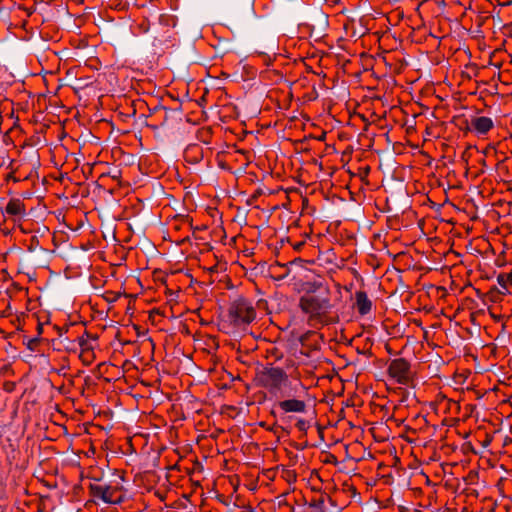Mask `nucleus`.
Returning a JSON list of instances; mask_svg holds the SVG:
<instances>
[{
  "label": "nucleus",
  "mask_w": 512,
  "mask_h": 512,
  "mask_svg": "<svg viewBox=\"0 0 512 512\" xmlns=\"http://www.w3.org/2000/svg\"><path fill=\"white\" fill-rule=\"evenodd\" d=\"M300 394L298 395V397ZM278 408L282 413H297L302 414L307 410V404L305 401L297 398V396H290L287 399H283L278 402Z\"/></svg>",
  "instance_id": "nucleus-7"
},
{
  "label": "nucleus",
  "mask_w": 512,
  "mask_h": 512,
  "mask_svg": "<svg viewBox=\"0 0 512 512\" xmlns=\"http://www.w3.org/2000/svg\"><path fill=\"white\" fill-rule=\"evenodd\" d=\"M494 128V122L487 116H472L463 130L479 138H484Z\"/></svg>",
  "instance_id": "nucleus-5"
},
{
  "label": "nucleus",
  "mask_w": 512,
  "mask_h": 512,
  "mask_svg": "<svg viewBox=\"0 0 512 512\" xmlns=\"http://www.w3.org/2000/svg\"><path fill=\"white\" fill-rule=\"evenodd\" d=\"M295 426L299 431L306 432L307 429L309 428V422L306 421L305 419L300 418L296 421Z\"/></svg>",
  "instance_id": "nucleus-11"
},
{
  "label": "nucleus",
  "mask_w": 512,
  "mask_h": 512,
  "mask_svg": "<svg viewBox=\"0 0 512 512\" xmlns=\"http://www.w3.org/2000/svg\"><path fill=\"white\" fill-rule=\"evenodd\" d=\"M123 479L111 481L110 483H91L89 490L91 495L106 504L117 505L125 500V492L121 481Z\"/></svg>",
  "instance_id": "nucleus-2"
},
{
  "label": "nucleus",
  "mask_w": 512,
  "mask_h": 512,
  "mask_svg": "<svg viewBox=\"0 0 512 512\" xmlns=\"http://www.w3.org/2000/svg\"><path fill=\"white\" fill-rule=\"evenodd\" d=\"M301 310L308 315L310 322L320 323L322 318L330 311L331 305L327 297L308 294L300 299Z\"/></svg>",
  "instance_id": "nucleus-3"
},
{
  "label": "nucleus",
  "mask_w": 512,
  "mask_h": 512,
  "mask_svg": "<svg viewBox=\"0 0 512 512\" xmlns=\"http://www.w3.org/2000/svg\"><path fill=\"white\" fill-rule=\"evenodd\" d=\"M256 317V311L250 301L245 298L236 299L229 308V319L235 326L251 323Z\"/></svg>",
  "instance_id": "nucleus-4"
},
{
  "label": "nucleus",
  "mask_w": 512,
  "mask_h": 512,
  "mask_svg": "<svg viewBox=\"0 0 512 512\" xmlns=\"http://www.w3.org/2000/svg\"><path fill=\"white\" fill-rule=\"evenodd\" d=\"M409 363L403 358L393 360L389 367L388 373L400 384H406L409 380Z\"/></svg>",
  "instance_id": "nucleus-6"
},
{
  "label": "nucleus",
  "mask_w": 512,
  "mask_h": 512,
  "mask_svg": "<svg viewBox=\"0 0 512 512\" xmlns=\"http://www.w3.org/2000/svg\"><path fill=\"white\" fill-rule=\"evenodd\" d=\"M78 342H79V345H80L81 347H83V346L86 344V342H87V341H86L83 337H80V338L78 339Z\"/></svg>",
  "instance_id": "nucleus-12"
},
{
  "label": "nucleus",
  "mask_w": 512,
  "mask_h": 512,
  "mask_svg": "<svg viewBox=\"0 0 512 512\" xmlns=\"http://www.w3.org/2000/svg\"><path fill=\"white\" fill-rule=\"evenodd\" d=\"M497 283L501 288V294H510V288L512 287V270L508 273L498 274Z\"/></svg>",
  "instance_id": "nucleus-10"
},
{
  "label": "nucleus",
  "mask_w": 512,
  "mask_h": 512,
  "mask_svg": "<svg viewBox=\"0 0 512 512\" xmlns=\"http://www.w3.org/2000/svg\"><path fill=\"white\" fill-rule=\"evenodd\" d=\"M357 310L361 315H366L370 312L372 303L367 294L363 291H358L355 294Z\"/></svg>",
  "instance_id": "nucleus-9"
},
{
  "label": "nucleus",
  "mask_w": 512,
  "mask_h": 512,
  "mask_svg": "<svg viewBox=\"0 0 512 512\" xmlns=\"http://www.w3.org/2000/svg\"><path fill=\"white\" fill-rule=\"evenodd\" d=\"M257 384L266 389L274 397L298 396L307 390L306 386L298 380L293 383L287 373L280 367L268 365L256 374Z\"/></svg>",
  "instance_id": "nucleus-1"
},
{
  "label": "nucleus",
  "mask_w": 512,
  "mask_h": 512,
  "mask_svg": "<svg viewBox=\"0 0 512 512\" xmlns=\"http://www.w3.org/2000/svg\"><path fill=\"white\" fill-rule=\"evenodd\" d=\"M5 213L9 216L22 218L26 213L25 205L20 199H11L5 207Z\"/></svg>",
  "instance_id": "nucleus-8"
}]
</instances>
